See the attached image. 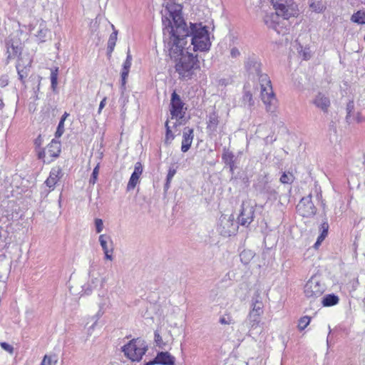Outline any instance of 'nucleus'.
I'll return each instance as SVG.
<instances>
[{
  "label": "nucleus",
  "mask_w": 365,
  "mask_h": 365,
  "mask_svg": "<svg viewBox=\"0 0 365 365\" xmlns=\"http://www.w3.org/2000/svg\"><path fill=\"white\" fill-rule=\"evenodd\" d=\"M165 51L175 62V71L179 78H192L195 71L200 68L197 56H194L188 49L191 45L193 51H206L211 46L209 31L202 23H190L189 26L182 16L180 5L167 4L163 14Z\"/></svg>",
  "instance_id": "nucleus-1"
},
{
  "label": "nucleus",
  "mask_w": 365,
  "mask_h": 365,
  "mask_svg": "<svg viewBox=\"0 0 365 365\" xmlns=\"http://www.w3.org/2000/svg\"><path fill=\"white\" fill-rule=\"evenodd\" d=\"M261 86V97L263 103L266 106V110L268 112H274L275 109L276 98L272 91L271 81L269 76L260 72V75L257 76Z\"/></svg>",
  "instance_id": "nucleus-2"
},
{
  "label": "nucleus",
  "mask_w": 365,
  "mask_h": 365,
  "mask_svg": "<svg viewBox=\"0 0 365 365\" xmlns=\"http://www.w3.org/2000/svg\"><path fill=\"white\" fill-rule=\"evenodd\" d=\"M147 350V343L140 338L133 339L121 347L125 356L133 361H140Z\"/></svg>",
  "instance_id": "nucleus-3"
},
{
  "label": "nucleus",
  "mask_w": 365,
  "mask_h": 365,
  "mask_svg": "<svg viewBox=\"0 0 365 365\" xmlns=\"http://www.w3.org/2000/svg\"><path fill=\"white\" fill-rule=\"evenodd\" d=\"M326 290V285L319 274L313 275L304 286V294L308 299H315L321 297Z\"/></svg>",
  "instance_id": "nucleus-4"
},
{
  "label": "nucleus",
  "mask_w": 365,
  "mask_h": 365,
  "mask_svg": "<svg viewBox=\"0 0 365 365\" xmlns=\"http://www.w3.org/2000/svg\"><path fill=\"white\" fill-rule=\"evenodd\" d=\"M312 198L311 194L302 197L296 207L297 212L303 217H311L317 213V210Z\"/></svg>",
  "instance_id": "nucleus-5"
},
{
  "label": "nucleus",
  "mask_w": 365,
  "mask_h": 365,
  "mask_svg": "<svg viewBox=\"0 0 365 365\" xmlns=\"http://www.w3.org/2000/svg\"><path fill=\"white\" fill-rule=\"evenodd\" d=\"M255 212V205L250 202H243L241 205L240 213L237 217V223L247 227L254 220Z\"/></svg>",
  "instance_id": "nucleus-6"
},
{
  "label": "nucleus",
  "mask_w": 365,
  "mask_h": 365,
  "mask_svg": "<svg viewBox=\"0 0 365 365\" xmlns=\"http://www.w3.org/2000/svg\"><path fill=\"white\" fill-rule=\"evenodd\" d=\"M255 189L260 194L266 195L267 200L275 201L277 199L282 200V195H279L274 188L272 187L266 177L262 178L255 185Z\"/></svg>",
  "instance_id": "nucleus-7"
},
{
  "label": "nucleus",
  "mask_w": 365,
  "mask_h": 365,
  "mask_svg": "<svg viewBox=\"0 0 365 365\" xmlns=\"http://www.w3.org/2000/svg\"><path fill=\"white\" fill-rule=\"evenodd\" d=\"M272 4L277 12L281 14L284 19H288L294 16V4L292 0H271Z\"/></svg>",
  "instance_id": "nucleus-8"
},
{
  "label": "nucleus",
  "mask_w": 365,
  "mask_h": 365,
  "mask_svg": "<svg viewBox=\"0 0 365 365\" xmlns=\"http://www.w3.org/2000/svg\"><path fill=\"white\" fill-rule=\"evenodd\" d=\"M261 66L259 58L255 54L248 56L245 61V68L252 79H255L257 76L260 75Z\"/></svg>",
  "instance_id": "nucleus-9"
},
{
  "label": "nucleus",
  "mask_w": 365,
  "mask_h": 365,
  "mask_svg": "<svg viewBox=\"0 0 365 365\" xmlns=\"http://www.w3.org/2000/svg\"><path fill=\"white\" fill-rule=\"evenodd\" d=\"M185 103L181 100L180 96L174 91L171 94L170 99V114L172 118H182L185 112L183 111Z\"/></svg>",
  "instance_id": "nucleus-10"
},
{
  "label": "nucleus",
  "mask_w": 365,
  "mask_h": 365,
  "mask_svg": "<svg viewBox=\"0 0 365 365\" xmlns=\"http://www.w3.org/2000/svg\"><path fill=\"white\" fill-rule=\"evenodd\" d=\"M175 358L168 351H160L157 354L156 356L144 365H175Z\"/></svg>",
  "instance_id": "nucleus-11"
},
{
  "label": "nucleus",
  "mask_w": 365,
  "mask_h": 365,
  "mask_svg": "<svg viewBox=\"0 0 365 365\" xmlns=\"http://www.w3.org/2000/svg\"><path fill=\"white\" fill-rule=\"evenodd\" d=\"M237 226L234 223L233 218L222 217L220 218V223L218 230L220 234L225 237L231 236L236 232Z\"/></svg>",
  "instance_id": "nucleus-12"
},
{
  "label": "nucleus",
  "mask_w": 365,
  "mask_h": 365,
  "mask_svg": "<svg viewBox=\"0 0 365 365\" xmlns=\"http://www.w3.org/2000/svg\"><path fill=\"white\" fill-rule=\"evenodd\" d=\"M6 46L7 48V63L10 59L14 58L21 53L22 48L21 43L18 40H14L12 38H9L6 41Z\"/></svg>",
  "instance_id": "nucleus-13"
},
{
  "label": "nucleus",
  "mask_w": 365,
  "mask_h": 365,
  "mask_svg": "<svg viewBox=\"0 0 365 365\" xmlns=\"http://www.w3.org/2000/svg\"><path fill=\"white\" fill-rule=\"evenodd\" d=\"M279 16L281 14L279 12H271L266 14L263 18L264 23L267 26L268 28L272 29L277 34H280L282 26H280Z\"/></svg>",
  "instance_id": "nucleus-14"
},
{
  "label": "nucleus",
  "mask_w": 365,
  "mask_h": 365,
  "mask_svg": "<svg viewBox=\"0 0 365 365\" xmlns=\"http://www.w3.org/2000/svg\"><path fill=\"white\" fill-rule=\"evenodd\" d=\"M312 103L323 113H327L331 106V101L325 93L319 92L313 98Z\"/></svg>",
  "instance_id": "nucleus-15"
},
{
  "label": "nucleus",
  "mask_w": 365,
  "mask_h": 365,
  "mask_svg": "<svg viewBox=\"0 0 365 365\" xmlns=\"http://www.w3.org/2000/svg\"><path fill=\"white\" fill-rule=\"evenodd\" d=\"M99 242L105 254V258L106 259L113 260L112 253L113 252V246L110 236L101 235L99 236Z\"/></svg>",
  "instance_id": "nucleus-16"
},
{
  "label": "nucleus",
  "mask_w": 365,
  "mask_h": 365,
  "mask_svg": "<svg viewBox=\"0 0 365 365\" xmlns=\"http://www.w3.org/2000/svg\"><path fill=\"white\" fill-rule=\"evenodd\" d=\"M63 177L62 169L59 167L53 168L49 173L48 178L46 180L45 184L51 190H53L58 181Z\"/></svg>",
  "instance_id": "nucleus-17"
},
{
  "label": "nucleus",
  "mask_w": 365,
  "mask_h": 365,
  "mask_svg": "<svg viewBox=\"0 0 365 365\" xmlns=\"http://www.w3.org/2000/svg\"><path fill=\"white\" fill-rule=\"evenodd\" d=\"M194 138V130L193 128L185 127L183 129L182 140L181 145V151L186 153L189 150L191 147L192 140Z\"/></svg>",
  "instance_id": "nucleus-18"
},
{
  "label": "nucleus",
  "mask_w": 365,
  "mask_h": 365,
  "mask_svg": "<svg viewBox=\"0 0 365 365\" xmlns=\"http://www.w3.org/2000/svg\"><path fill=\"white\" fill-rule=\"evenodd\" d=\"M143 173V165L141 163L137 162L135 164L134 171L132 173L128 183L127 185V190H130L135 188L138 182L139 178Z\"/></svg>",
  "instance_id": "nucleus-19"
},
{
  "label": "nucleus",
  "mask_w": 365,
  "mask_h": 365,
  "mask_svg": "<svg viewBox=\"0 0 365 365\" xmlns=\"http://www.w3.org/2000/svg\"><path fill=\"white\" fill-rule=\"evenodd\" d=\"M235 155L228 148H224L222 155V160L224 163L230 168V172L232 175L236 168L235 166Z\"/></svg>",
  "instance_id": "nucleus-20"
},
{
  "label": "nucleus",
  "mask_w": 365,
  "mask_h": 365,
  "mask_svg": "<svg viewBox=\"0 0 365 365\" xmlns=\"http://www.w3.org/2000/svg\"><path fill=\"white\" fill-rule=\"evenodd\" d=\"M261 314H255V312H250L247 320L245 322V324L249 329L250 336L252 334V331L256 329L260 323Z\"/></svg>",
  "instance_id": "nucleus-21"
},
{
  "label": "nucleus",
  "mask_w": 365,
  "mask_h": 365,
  "mask_svg": "<svg viewBox=\"0 0 365 365\" xmlns=\"http://www.w3.org/2000/svg\"><path fill=\"white\" fill-rule=\"evenodd\" d=\"M61 150V145L60 141L53 139L51 143L47 145L46 148V153L52 158L51 160H53V158H56L59 156Z\"/></svg>",
  "instance_id": "nucleus-22"
},
{
  "label": "nucleus",
  "mask_w": 365,
  "mask_h": 365,
  "mask_svg": "<svg viewBox=\"0 0 365 365\" xmlns=\"http://www.w3.org/2000/svg\"><path fill=\"white\" fill-rule=\"evenodd\" d=\"M219 122V115L217 112L214 110L213 112L210 113L208 116V120L207 122V130L211 133L216 132Z\"/></svg>",
  "instance_id": "nucleus-23"
},
{
  "label": "nucleus",
  "mask_w": 365,
  "mask_h": 365,
  "mask_svg": "<svg viewBox=\"0 0 365 365\" xmlns=\"http://www.w3.org/2000/svg\"><path fill=\"white\" fill-rule=\"evenodd\" d=\"M31 61H29L27 66H23L19 62L17 63L16 67L18 72V76L19 80L24 83L25 79L29 76V71H30V67H31Z\"/></svg>",
  "instance_id": "nucleus-24"
},
{
  "label": "nucleus",
  "mask_w": 365,
  "mask_h": 365,
  "mask_svg": "<svg viewBox=\"0 0 365 365\" xmlns=\"http://www.w3.org/2000/svg\"><path fill=\"white\" fill-rule=\"evenodd\" d=\"M101 281L98 277H92L87 284L82 287V292L84 294L89 295L93 289H96Z\"/></svg>",
  "instance_id": "nucleus-25"
},
{
  "label": "nucleus",
  "mask_w": 365,
  "mask_h": 365,
  "mask_svg": "<svg viewBox=\"0 0 365 365\" xmlns=\"http://www.w3.org/2000/svg\"><path fill=\"white\" fill-rule=\"evenodd\" d=\"M339 301V298L337 295L334 294H329L324 296L322 299V304L323 307H331L337 304Z\"/></svg>",
  "instance_id": "nucleus-26"
},
{
  "label": "nucleus",
  "mask_w": 365,
  "mask_h": 365,
  "mask_svg": "<svg viewBox=\"0 0 365 365\" xmlns=\"http://www.w3.org/2000/svg\"><path fill=\"white\" fill-rule=\"evenodd\" d=\"M112 28L113 29V31L110 35L109 39L108 41L107 54L108 56H110L114 50L118 36V31L115 29L113 25H112Z\"/></svg>",
  "instance_id": "nucleus-27"
},
{
  "label": "nucleus",
  "mask_w": 365,
  "mask_h": 365,
  "mask_svg": "<svg viewBox=\"0 0 365 365\" xmlns=\"http://www.w3.org/2000/svg\"><path fill=\"white\" fill-rule=\"evenodd\" d=\"M50 31L46 28V26L42 22L39 24L38 31H36V36L38 38L41 42H45L48 37Z\"/></svg>",
  "instance_id": "nucleus-28"
},
{
  "label": "nucleus",
  "mask_w": 365,
  "mask_h": 365,
  "mask_svg": "<svg viewBox=\"0 0 365 365\" xmlns=\"http://www.w3.org/2000/svg\"><path fill=\"white\" fill-rule=\"evenodd\" d=\"M130 66H131L130 62L125 61L123 63L122 72H121V87L123 88V89L125 88L126 79L128 76Z\"/></svg>",
  "instance_id": "nucleus-29"
},
{
  "label": "nucleus",
  "mask_w": 365,
  "mask_h": 365,
  "mask_svg": "<svg viewBox=\"0 0 365 365\" xmlns=\"http://www.w3.org/2000/svg\"><path fill=\"white\" fill-rule=\"evenodd\" d=\"M255 257V252L250 250H244L240 255L241 262L247 264Z\"/></svg>",
  "instance_id": "nucleus-30"
},
{
  "label": "nucleus",
  "mask_w": 365,
  "mask_h": 365,
  "mask_svg": "<svg viewBox=\"0 0 365 365\" xmlns=\"http://www.w3.org/2000/svg\"><path fill=\"white\" fill-rule=\"evenodd\" d=\"M168 123H169V121L166 120V122L165 123V127L166 130H165V140H164V143L166 145H170L175 138V135L172 132Z\"/></svg>",
  "instance_id": "nucleus-31"
},
{
  "label": "nucleus",
  "mask_w": 365,
  "mask_h": 365,
  "mask_svg": "<svg viewBox=\"0 0 365 365\" xmlns=\"http://www.w3.org/2000/svg\"><path fill=\"white\" fill-rule=\"evenodd\" d=\"M346 121L347 123L350 124L352 121L351 113L354 110V102L353 100H351L348 102L346 104Z\"/></svg>",
  "instance_id": "nucleus-32"
},
{
  "label": "nucleus",
  "mask_w": 365,
  "mask_h": 365,
  "mask_svg": "<svg viewBox=\"0 0 365 365\" xmlns=\"http://www.w3.org/2000/svg\"><path fill=\"white\" fill-rule=\"evenodd\" d=\"M58 357L56 355H45L41 365H56Z\"/></svg>",
  "instance_id": "nucleus-33"
},
{
  "label": "nucleus",
  "mask_w": 365,
  "mask_h": 365,
  "mask_svg": "<svg viewBox=\"0 0 365 365\" xmlns=\"http://www.w3.org/2000/svg\"><path fill=\"white\" fill-rule=\"evenodd\" d=\"M58 68H55L51 69V88L54 91L58 84Z\"/></svg>",
  "instance_id": "nucleus-34"
},
{
  "label": "nucleus",
  "mask_w": 365,
  "mask_h": 365,
  "mask_svg": "<svg viewBox=\"0 0 365 365\" xmlns=\"http://www.w3.org/2000/svg\"><path fill=\"white\" fill-rule=\"evenodd\" d=\"M242 103L245 106H247L251 108L254 105V101L252 99V95L250 91H245L242 96Z\"/></svg>",
  "instance_id": "nucleus-35"
},
{
  "label": "nucleus",
  "mask_w": 365,
  "mask_h": 365,
  "mask_svg": "<svg viewBox=\"0 0 365 365\" xmlns=\"http://www.w3.org/2000/svg\"><path fill=\"white\" fill-rule=\"evenodd\" d=\"M176 173V170L173 168H170L168 170V173L166 178V182L164 185V190L167 191L170 188V182L173 178V176Z\"/></svg>",
  "instance_id": "nucleus-36"
},
{
  "label": "nucleus",
  "mask_w": 365,
  "mask_h": 365,
  "mask_svg": "<svg viewBox=\"0 0 365 365\" xmlns=\"http://www.w3.org/2000/svg\"><path fill=\"white\" fill-rule=\"evenodd\" d=\"M294 175L290 173H283L282 175L280 177V182L282 184H292L294 182Z\"/></svg>",
  "instance_id": "nucleus-37"
},
{
  "label": "nucleus",
  "mask_w": 365,
  "mask_h": 365,
  "mask_svg": "<svg viewBox=\"0 0 365 365\" xmlns=\"http://www.w3.org/2000/svg\"><path fill=\"white\" fill-rule=\"evenodd\" d=\"M252 310L250 312H255V314H262L263 313L262 311V303L259 301L256 300L253 302L252 304Z\"/></svg>",
  "instance_id": "nucleus-38"
},
{
  "label": "nucleus",
  "mask_w": 365,
  "mask_h": 365,
  "mask_svg": "<svg viewBox=\"0 0 365 365\" xmlns=\"http://www.w3.org/2000/svg\"><path fill=\"white\" fill-rule=\"evenodd\" d=\"M309 6L314 11L317 13H321L325 9V6L321 1L312 2Z\"/></svg>",
  "instance_id": "nucleus-39"
},
{
  "label": "nucleus",
  "mask_w": 365,
  "mask_h": 365,
  "mask_svg": "<svg viewBox=\"0 0 365 365\" xmlns=\"http://www.w3.org/2000/svg\"><path fill=\"white\" fill-rule=\"evenodd\" d=\"M310 320H311V318L307 316H304V317L300 318V319L299 321V324H298L299 329L301 331L304 330L309 324Z\"/></svg>",
  "instance_id": "nucleus-40"
},
{
  "label": "nucleus",
  "mask_w": 365,
  "mask_h": 365,
  "mask_svg": "<svg viewBox=\"0 0 365 365\" xmlns=\"http://www.w3.org/2000/svg\"><path fill=\"white\" fill-rule=\"evenodd\" d=\"M99 173V165H97L94 169L93 170L91 176L89 180V183L94 185L98 179V175Z\"/></svg>",
  "instance_id": "nucleus-41"
},
{
  "label": "nucleus",
  "mask_w": 365,
  "mask_h": 365,
  "mask_svg": "<svg viewBox=\"0 0 365 365\" xmlns=\"http://www.w3.org/2000/svg\"><path fill=\"white\" fill-rule=\"evenodd\" d=\"M63 133H64V122H63L62 120H60L58 123V125L57 126L56 131L55 133V138H58L61 137V135L63 134Z\"/></svg>",
  "instance_id": "nucleus-42"
},
{
  "label": "nucleus",
  "mask_w": 365,
  "mask_h": 365,
  "mask_svg": "<svg viewBox=\"0 0 365 365\" xmlns=\"http://www.w3.org/2000/svg\"><path fill=\"white\" fill-rule=\"evenodd\" d=\"M107 304V299H103L99 303V310L97 313V317L99 318L104 314L105 307Z\"/></svg>",
  "instance_id": "nucleus-43"
},
{
  "label": "nucleus",
  "mask_w": 365,
  "mask_h": 365,
  "mask_svg": "<svg viewBox=\"0 0 365 365\" xmlns=\"http://www.w3.org/2000/svg\"><path fill=\"white\" fill-rule=\"evenodd\" d=\"M95 226H96V231L97 233H100L102 232L103 229V222L101 219L96 218L95 220Z\"/></svg>",
  "instance_id": "nucleus-44"
},
{
  "label": "nucleus",
  "mask_w": 365,
  "mask_h": 365,
  "mask_svg": "<svg viewBox=\"0 0 365 365\" xmlns=\"http://www.w3.org/2000/svg\"><path fill=\"white\" fill-rule=\"evenodd\" d=\"M154 336H155V341L157 346L163 348L162 345H164V344L163 343V339H162V337L160 335L159 332L158 331H155L154 333Z\"/></svg>",
  "instance_id": "nucleus-45"
},
{
  "label": "nucleus",
  "mask_w": 365,
  "mask_h": 365,
  "mask_svg": "<svg viewBox=\"0 0 365 365\" xmlns=\"http://www.w3.org/2000/svg\"><path fill=\"white\" fill-rule=\"evenodd\" d=\"M320 229L322 230V233L320 234V235H323V236L324 235V237H326L328 234V230H329L328 222L327 221L324 222L321 225Z\"/></svg>",
  "instance_id": "nucleus-46"
},
{
  "label": "nucleus",
  "mask_w": 365,
  "mask_h": 365,
  "mask_svg": "<svg viewBox=\"0 0 365 365\" xmlns=\"http://www.w3.org/2000/svg\"><path fill=\"white\" fill-rule=\"evenodd\" d=\"M0 345L2 347V349H4L5 351H8L9 353H11V354L13 353L14 348H13V346L9 344L6 342H1Z\"/></svg>",
  "instance_id": "nucleus-47"
},
{
  "label": "nucleus",
  "mask_w": 365,
  "mask_h": 365,
  "mask_svg": "<svg viewBox=\"0 0 365 365\" xmlns=\"http://www.w3.org/2000/svg\"><path fill=\"white\" fill-rule=\"evenodd\" d=\"M300 53L302 55L304 60H308L311 58L309 48H305L300 51Z\"/></svg>",
  "instance_id": "nucleus-48"
},
{
  "label": "nucleus",
  "mask_w": 365,
  "mask_h": 365,
  "mask_svg": "<svg viewBox=\"0 0 365 365\" xmlns=\"http://www.w3.org/2000/svg\"><path fill=\"white\" fill-rule=\"evenodd\" d=\"M43 138L41 135H39L34 140V145L36 149H40L41 145L43 144Z\"/></svg>",
  "instance_id": "nucleus-49"
},
{
  "label": "nucleus",
  "mask_w": 365,
  "mask_h": 365,
  "mask_svg": "<svg viewBox=\"0 0 365 365\" xmlns=\"http://www.w3.org/2000/svg\"><path fill=\"white\" fill-rule=\"evenodd\" d=\"M230 56H232V58H237L238 56H240V52L239 49L236 47L232 48L230 50Z\"/></svg>",
  "instance_id": "nucleus-50"
},
{
  "label": "nucleus",
  "mask_w": 365,
  "mask_h": 365,
  "mask_svg": "<svg viewBox=\"0 0 365 365\" xmlns=\"http://www.w3.org/2000/svg\"><path fill=\"white\" fill-rule=\"evenodd\" d=\"M220 322L222 324H232V319H230V317H228L227 318H225V317H222L220 318Z\"/></svg>",
  "instance_id": "nucleus-51"
},
{
  "label": "nucleus",
  "mask_w": 365,
  "mask_h": 365,
  "mask_svg": "<svg viewBox=\"0 0 365 365\" xmlns=\"http://www.w3.org/2000/svg\"><path fill=\"white\" fill-rule=\"evenodd\" d=\"M106 100H107V98L106 97H104L102 101H101L100 103V105H99V108H98V113L100 114L102 109L105 107L106 104Z\"/></svg>",
  "instance_id": "nucleus-52"
},
{
  "label": "nucleus",
  "mask_w": 365,
  "mask_h": 365,
  "mask_svg": "<svg viewBox=\"0 0 365 365\" xmlns=\"http://www.w3.org/2000/svg\"><path fill=\"white\" fill-rule=\"evenodd\" d=\"M46 153V149H41L38 151V159H43L45 158Z\"/></svg>",
  "instance_id": "nucleus-53"
},
{
  "label": "nucleus",
  "mask_w": 365,
  "mask_h": 365,
  "mask_svg": "<svg viewBox=\"0 0 365 365\" xmlns=\"http://www.w3.org/2000/svg\"><path fill=\"white\" fill-rule=\"evenodd\" d=\"M325 239L324 235H320L318 237L317 242L314 244V247H317L321 245L322 242Z\"/></svg>",
  "instance_id": "nucleus-54"
},
{
  "label": "nucleus",
  "mask_w": 365,
  "mask_h": 365,
  "mask_svg": "<svg viewBox=\"0 0 365 365\" xmlns=\"http://www.w3.org/2000/svg\"><path fill=\"white\" fill-rule=\"evenodd\" d=\"M125 61H127V62H132V56L130 54V49L128 48V52H127V56H126V59Z\"/></svg>",
  "instance_id": "nucleus-55"
},
{
  "label": "nucleus",
  "mask_w": 365,
  "mask_h": 365,
  "mask_svg": "<svg viewBox=\"0 0 365 365\" xmlns=\"http://www.w3.org/2000/svg\"><path fill=\"white\" fill-rule=\"evenodd\" d=\"M69 115V113L67 112H65L63 115L61 116L60 120H62L63 122H65L66 118Z\"/></svg>",
  "instance_id": "nucleus-56"
},
{
  "label": "nucleus",
  "mask_w": 365,
  "mask_h": 365,
  "mask_svg": "<svg viewBox=\"0 0 365 365\" xmlns=\"http://www.w3.org/2000/svg\"><path fill=\"white\" fill-rule=\"evenodd\" d=\"M364 164L365 165V156H364Z\"/></svg>",
  "instance_id": "nucleus-57"
},
{
  "label": "nucleus",
  "mask_w": 365,
  "mask_h": 365,
  "mask_svg": "<svg viewBox=\"0 0 365 365\" xmlns=\"http://www.w3.org/2000/svg\"><path fill=\"white\" fill-rule=\"evenodd\" d=\"M50 192V190L47 191V192L46 193V195H48V193Z\"/></svg>",
  "instance_id": "nucleus-58"
},
{
  "label": "nucleus",
  "mask_w": 365,
  "mask_h": 365,
  "mask_svg": "<svg viewBox=\"0 0 365 365\" xmlns=\"http://www.w3.org/2000/svg\"><path fill=\"white\" fill-rule=\"evenodd\" d=\"M364 41H365V35H364Z\"/></svg>",
  "instance_id": "nucleus-59"
}]
</instances>
